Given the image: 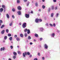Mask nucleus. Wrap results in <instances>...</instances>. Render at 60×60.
Masks as SVG:
<instances>
[{"instance_id":"1","label":"nucleus","mask_w":60,"mask_h":60,"mask_svg":"<svg viewBox=\"0 0 60 60\" xmlns=\"http://www.w3.org/2000/svg\"><path fill=\"white\" fill-rule=\"evenodd\" d=\"M26 23H24L22 25V27L23 28H25L26 27Z\"/></svg>"},{"instance_id":"2","label":"nucleus","mask_w":60,"mask_h":60,"mask_svg":"<svg viewBox=\"0 0 60 60\" xmlns=\"http://www.w3.org/2000/svg\"><path fill=\"white\" fill-rule=\"evenodd\" d=\"M35 22L36 23H38L39 22V19L38 18L36 19H35Z\"/></svg>"},{"instance_id":"3","label":"nucleus","mask_w":60,"mask_h":60,"mask_svg":"<svg viewBox=\"0 0 60 60\" xmlns=\"http://www.w3.org/2000/svg\"><path fill=\"white\" fill-rule=\"evenodd\" d=\"M39 29L40 30V32H43V30H44L43 28H39Z\"/></svg>"},{"instance_id":"4","label":"nucleus","mask_w":60,"mask_h":60,"mask_svg":"<svg viewBox=\"0 0 60 60\" xmlns=\"http://www.w3.org/2000/svg\"><path fill=\"white\" fill-rule=\"evenodd\" d=\"M25 17L26 18H28L29 17V14H26Z\"/></svg>"},{"instance_id":"5","label":"nucleus","mask_w":60,"mask_h":60,"mask_svg":"<svg viewBox=\"0 0 60 60\" xmlns=\"http://www.w3.org/2000/svg\"><path fill=\"white\" fill-rule=\"evenodd\" d=\"M17 9L19 10H21V8L20 7V6H19L18 7Z\"/></svg>"},{"instance_id":"6","label":"nucleus","mask_w":60,"mask_h":60,"mask_svg":"<svg viewBox=\"0 0 60 60\" xmlns=\"http://www.w3.org/2000/svg\"><path fill=\"white\" fill-rule=\"evenodd\" d=\"M44 46L45 49H48V45H46V44H45Z\"/></svg>"},{"instance_id":"7","label":"nucleus","mask_w":60,"mask_h":60,"mask_svg":"<svg viewBox=\"0 0 60 60\" xmlns=\"http://www.w3.org/2000/svg\"><path fill=\"white\" fill-rule=\"evenodd\" d=\"M55 33H52L51 34V36L52 37H54L55 36Z\"/></svg>"},{"instance_id":"8","label":"nucleus","mask_w":60,"mask_h":60,"mask_svg":"<svg viewBox=\"0 0 60 60\" xmlns=\"http://www.w3.org/2000/svg\"><path fill=\"white\" fill-rule=\"evenodd\" d=\"M5 32V30H3L1 32V34H4V32Z\"/></svg>"},{"instance_id":"9","label":"nucleus","mask_w":60,"mask_h":60,"mask_svg":"<svg viewBox=\"0 0 60 60\" xmlns=\"http://www.w3.org/2000/svg\"><path fill=\"white\" fill-rule=\"evenodd\" d=\"M3 10H4L3 8H1L0 9V12H2L3 11Z\"/></svg>"},{"instance_id":"10","label":"nucleus","mask_w":60,"mask_h":60,"mask_svg":"<svg viewBox=\"0 0 60 60\" xmlns=\"http://www.w3.org/2000/svg\"><path fill=\"white\" fill-rule=\"evenodd\" d=\"M17 13L19 15H21V11H19L17 12Z\"/></svg>"},{"instance_id":"11","label":"nucleus","mask_w":60,"mask_h":60,"mask_svg":"<svg viewBox=\"0 0 60 60\" xmlns=\"http://www.w3.org/2000/svg\"><path fill=\"white\" fill-rule=\"evenodd\" d=\"M6 16H7V17L8 19H9L10 18V16H9V15H8V14H6Z\"/></svg>"},{"instance_id":"12","label":"nucleus","mask_w":60,"mask_h":60,"mask_svg":"<svg viewBox=\"0 0 60 60\" xmlns=\"http://www.w3.org/2000/svg\"><path fill=\"white\" fill-rule=\"evenodd\" d=\"M23 56L24 57H25V55H26V52H25V53H23Z\"/></svg>"},{"instance_id":"13","label":"nucleus","mask_w":60,"mask_h":60,"mask_svg":"<svg viewBox=\"0 0 60 60\" xmlns=\"http://www.w3.org/2000/svg\"><path fill=\"white\" fill-rule=\"evenodd\" d=\"M27 33L28 34H29L30 33V30H28Z\"/></svg>"},{"instance_id":"14","label":"nucleus","mask_w":60,"mask_h":60,"mask_svg":"<svg viewBox=\"0 0 60 60\" xmlns=\"http://www.w3.org/2000/svg\"><path fill=\"white\" fill-rule=\"evenodd\" d=\"M16 40L17 41H19L20 40V39L19 38H16Z\"/></svg>"},{"instance_id":"15","label":"nucleus","mask_w":60,"mask_h":60,"mask_svg":"<svg viewBox=\"0 0 60 60\" xmlns=\"http://www.w3.org/2000/svg\"><path fill=\"white\" fill-rule=\"evenodd\" d=\"M13 54L15 56H17V53L16 52H13Z\"/></svg>"},{"instance_id":"16","label":"nucleus","mask_w":60,"mask_h":60,"mask_svg":"<svg viewBox=\"0 0 60 60\" xmlns=\"http://www.w3.org/2000/svg\"><path fill=\"white\" fill-rule=\"evenodd\" d=\"M35 36L36 37H38V34H35Z\"/></svg>"},{"instance_id":"17","label":"nucleus","mask_w":60,"mask_h":60,"mask_svg":"<svg viewBox=\"0 0 60 60\" xmlns=\"http://www.w3.org/2000/svg\"><path fill=\"white\" fill-rule=\"evenodd\" d=\"M2 8H3L4 9L5 8V6L4 5H2Z\"/></svg>"},{"instance_id":"18","label":"nucleus","mask_w":60,"mask_h":60,"mask_svg":"<svg viewBox=\"0 0 60 60\" xmlns=\"http://www.w3.org/2000/svg\"><path fill=\"white\" fill-rule=\"evenodd\" d=\"M20 36L21 37H23V35L22 34H21Z\"/></svg>"},{"instance_id":"19","label":"nucleus","mask_w":60,"mask_h":60,"mask_svg":"<svg viewBox=\"0 0 60 60\" xmlns=\"http://www.w3.org/2000/svg\"><path fill=\"white\" fill-rule=\"evenodd\" d=\"M54 15V14L52 13L51 15V17H53V15Z\"/></svg>"},{"instance_id":"20","label":"nucleus","mask_w":60,"mask_h":60,"mask_svg":"<svg viewBox=\"0 0 60 60\" xmlns=\"http://www.w3.org/2000/svg\"><path fill=\"white\" fill-rule=\"evenodd\" d=\"M12 25V22H11L9 24L10 26H11Z\"/></svg>"},{"instance_id":"21","label":"nucleus","mask_w":60,"mask_h":60,"mask_svg":"<svg viewBox=\"0 0 60 60\" xmlns=\"http://www.w3.org/2000/svg\"><path fill=\"white\" fill-rule=\"evenodd\" d=\"M28 39L29 40H30V39H31V37L30 36H28Z\"/></svg>"},{"instance_id":"22","label":"nucleus","mask_w":60,"mask_h":60,"mask_svg":"<svg viewBox=\"0 0 60 60\" xmlns=\"http://www.w3.org/2000/svg\"><path fill=\"white\" fill-rule=\"evenodd\" d=\"M6 33H8V32H9V30L8 29H7L6 30Z\"/></svg>"},{"instance_id":"23","label":"nucleus","mask_w":60,"mask_h":60,"mask_svg":"<svg viewBox=\"0 0 60 60\" xmlns=\"http://www.w3.org/2000/svg\"><path fill=\"white\" fill-rule=\"evenodd\" d=\"M18 54H21V52L19 51H18Z\"/></svg>"},{"instance_id":"24","label":"nucleus","mask_w":60,"mask_h":60,"mask_svg":"<svg viewBox=\"0 0 60 60\" xmlns=\"http://www.w3.org/2000/svg\"><path fill=\"white\" fill-rule=\"evenodd\" d=\"M12 37H10L9 38V39L10 40V41H11V40H12Z\"/></svg>"},{"instance_id":"25","label":"nucleus","mask_w":60,"mask_h":60,"mask_svg":"<svg viewBox=\"0 0 60 60\" xmlns=\"http://www.w3.org/2000/svg\"><path fill=\"white\" fill-rule=\"evenodd\" d=\"M20 3V1L19 0H17V3L18 4H19V3Z\"/></svg>"},{"instance_id":"26","label":"nucleus","mask_w":60,"mask_h":60,"mask_svg":"<svg viewBox=\"0 0 60 60\" xmlns=\"http://www.w3.org/2000/svg\"><path fill=\"white\" fill-rule=\"evenodd\" d=\"M35 5L36 7H37L38 6V3H36L35 4Z\"/></svg>"},{"instance_id":"27","label":"nucleus","mask_w":60,"mask_h":60,"mask_svg":"<svg viewBox=\"0 0 60 60\" xmlns=\"http://www.w3.org/2000/svg\"><path fill=\"white\" fill-rule=\"evenodd\" d=\"M13 58L14 59H15V58H16V56H13Z\"/></svg>"},{"instance_id":"28","label":"nucleus","mask_w":60,"mask_h":60,"mask_svg":"<svg viewBox=\"0 0 60 60\" xmlns=\"http://www.w3.org/2000/svg\"><path fill=\"white\" fill-rule=\"evenodd\" d=\"M30 2H28L27 3V6H28V5H29V4Z\"/></svg>"},{"instance_id":"29","label":"nucleus","mask_w":60,"mask_h":60,"mask_svg":"<svg viewBox=\"0 0 60 60\" xmlns=\"http://www.w3.org/2000/svg\"><path fill=\"white\" fill-rule=\"evenodd\" d=\"M7 36H5L4 37V39L5 40H6L7 39Z\"/></svg>"},{"instance_id":"30","label":"nucleus","mask_w":60,"mask_h":60,"mask_svg":"<svg viewBox=\"0 0 60 60\" xmlns=\"http://www.w3.org/2000/svg\"><path fill=\"white\" fill-rule=\"evenodd\" d=\"M42 8L43 9H44L45 8V6L44 5H43L42 6Z\"/></svg>"},{"instance_id":"31","label":"nucleus","mask_w":60,"mask_h":60,"mask_svg":"<svg viewBox=\"0 0 60 60\" xmlns=\"http://www.w3.org/2000/svg\"><path fill=\"white\" fill-rule=\"evenodd\" d=\"M27 34L25 33L24 34V36L25 37H26L27 36Z\"/></svg>"},{"instance_id":"32","label":"nucleus","mask_w":60,"mask_h":60,"mask_svg":"<svg viewBox=\"0 0 60 60\" xmlns=\"http://www.w3.org/2000/svg\"><path fill=\"white\" fill-rule=\"evenodd\" d=\"M38 21H39V22H42V20H41V19H39Z\"/></svg>"},{"instance_id":"33","label":"nucleus","mask_w":60,"mask_h":60,"mask_svg":"<svg viewBox=\"0 0 60 60\" xmlns=\"http://www.w3.org/2000/svg\"><path fill=\"white\" fill-rule=\"evenodd\" d=\"M54 9V6H52V10H53Z\"/></svg>"},{"instance_id":"34","label":"nucleus","mask_w":60,"mask_h":60,"mask_svg":"<svg viewBox=\"0 0 60 60\" xmlns=\"http://www.w3.org/2000/svg\"><path fill=\"white\" fill-rule=\"evenodd\" d=\"M4 25H2L1 27V28H3V27H4Z\"/></svg>"},{"instance_id":"35","label":"nucleus","mask_w":60,"mask_h":60,"mask_svg":"<svg viewBox=\"0 0 60 60\" xmlns=\"http://www.w3.org/2000/svg\"><path fill=\"white\" fill-rule=\"evenodd\" d=\"M28 30L27 29H26L24 30V32H27V31Z\"/></svg>"},{"instance_id":"36","label":"nucleus","mask_w":60,"mask_h":60,"mask_svg":"<svg viewBox=\"0 0 60 60\" xmlns=\"http://www.w3.org/2000/svg\"><path fill=\"white\" fill-rule=\"evenodd\" d=\"M12 17L13 19H14V18H15V16H14V15H12Z\"/></svg>"},{"instance_id":"37","label":"nucleus","mask_w":60,"mask_h":60,"mask_svg":"<svg viewBox=\"0 0 60 60\" xmlns=\"http://www.w3.org/2000/svg\"><path fill=\"white\" fill-rule=\"evenodd\" d=\"M12 11H15V8H13L12 9Z\"/></svg>"},{"instance_id":"38","label":"nucleus","mask_w":60,"mask_h":60,"mask_svg":"<svg viewBox=\"0 0 60 60\" xmlns=\"http://www.w3.org/2000/svg\"><path fill=\"white\" fill-rule=\"evenodd\" d=\"M53 26H54V27H55V26H56V24H55V23H53Z\"/></svg>"},{"instance_id":"39","label":"nucleus","mask_w":60,"mask_h":60,"mask_svg":"<svg viewBox=\"0 0 60 60\" xmlns=\"http://www.w3.org/2000/svg\"><path fill=\"white\" fill-rule=\"evenodd\" d=\"M11 34H8V36H11Z\"/></svg>"},{"instance_id":"40","label":"nucleus","mask_w":60,"mask_h":60,"mask_svg":"<svg viewBox=\"0 0 60 60\" xmlns=\"http://www.w3.org/2000/svg\"><path fill=\"white\" fill-rule=\"evenodd\" d=\"M32 57V55L31 54L29 56V57L31 58Z\"/></svg>"},{"instance_id":"41","label":"nucleus","mask_w":60,"mask_h":60,"mask_svg":"<svg viewBox=\"0 0 60 60\" xmlns=\"http://www.w3.org/2000/svg\"><path fill=\"white\" fill-rule=\"evenodd\" d=\"M49 25L51 26L52 27V26H53V25L51 24L50 23L49 24Z\"/></svg>"},{"instance_id":"42","label":"nucleus","mask_w":60,"mask_h":60,"mask_svg":"<svg viewBox=\"0 0 60 60\" xmlns=\"http://www.w3.org/2000/svg\"><path fill=\"white\" fill-rule=\"evenodd\" d=\"M27 54L28 55H30V53H29V52H28L27 53Z\"/></svg>"},{"instance_id":"43","label":"nucleus","mask_w":60,"mask_h":60,"mask_svg":"<svg viewBox=\"0 0 60 60\" xmlns=\"http://www.w3.org/2000/svg\"><path fill=\"white\" fill-rule=\"evenodd\" d=\"M3 23V22L2 21V20H0V23H1H1Z\"/></svg>"},{"instance_id":"44","label":"nucleus","mask_w":60,"mask_h":60,"mask_svg":"<svg viewBox=\"0 0 60 60\" xmlns=\"http://www.w3.org/2000/svg\"><path fill=\"white\" fill-rule=\"evenodd\" d=\"M50 11V8H49L48 9V12H49Z\"/></svg>"},{"instance_id":"45","label":"nucleus","mask_w":60,"mask_h":60,"mask_svg":"<svg viewBox=\"0 0 60 60\" xmlns=\"http://www.w3.org/2000/svg\"><path fill=\"white\" fill-rule=\"evenodd\" d=\"M14 37L15 38H16L17 37V35H15V36H14Z\"/></svg>"},{"instance_id":"46","label":"nucleus","mask_w":60,"mask_h":60,"mask_svg":"<svg viewBox=\"0 0 60 60\" xmlns=\"http://www.w3.org/2000/svg\"><path fill=\"white\" fill-rule=\"evenodd\" d=\"M10 47H11V49H13V46H12L11 45V46Z\"/></svg>"},{"instance_id":"47","label":"nucleus","mask_w":60,"mask_h":60,"mask_svg":"<svg viewBox=\"0 0 60 60\" xmlns=\"http://www.w3.org/2000/svg\"><path fill=\"white\" fill-rule=\"evenodd\" d=\"M38 56H40V53L39 52L38 53Z\"/></svg>"},{"instance_id":"48","label":"nucleus","mask_w":60,"mask_h":60,"mask_svg":"<svg viewBox=\"0 0 60 60\" xmlns=\"http://www.w3.org/2000/svg\"><path fill=\"white\" fill-rule=\"evenodd\" d=\"M23 1L24 2H26L27 1V0H23Z\"/></svg>"},{"instance_id":"49","label":"nucleus","mask_w":60,"mask_h":60,"mask_svg":"<svg viewBox=\"0 0 60 60\" xmlns=\"http://www.w3.org/2000/svg\"><path fill=\"white\" fill-rule=\"evenodd\" d=\"M3 49V50H4V49H5V48L3 47L2 48V50Z\"/></svg>"},{"instance_id":"50","label":"nucleus","mask_w":60,"mask_h":60,"mask_svg":"<svg viewBox=\"0 0 60 60\" xmlns=\"http://www.w3.org/2000/svg\"><path fill=\"white\" fill-rule=\"evenodd\" d=\"M0 51H3V48H1L0 49Z\"/></svg>"},{"instance_id":"51","label":"nucleus","mask_w":60,"mask_h":60,"mask_svg":"<svg viewBox=\"0 0 60 60\" xmlns=\"http://www.w3.org/2000/svg\"><path fill=\"white\" fill-rule=\"evenodd\" d=\"M59 15V14H58V13L56 15V16L57 17H58Z\"/></svg>"},{"instance_id":"52","label":"nucleus","mask_w":60,"mask_h":60,"mask_svg":"<svg viewBox=\"0 0 60 60\" xmlns=\"http://www.w3.org/2000/svg\"><path fill=\"white\" fill-rule=\"evenodd\" d=\"M53 1L54 2H56V0H53Z\"/></svg>"},{"instance_id":"53","label":"nucleus","mask_w":60,"mask_h":60,"mask_svg":"<svg viewBox=\"0 0 60 60\" xmlns=\"http://www.w3.org/2000/svg\"><path fill=\"white\" fill-rule=\"evenodd\" d=\"M45 25V26H48V23H47Z\"/></svg>"},{"instance_id":"54","label":"nucleus","mask_w":60,"mask_h":60,"mask_svg":"<svg viewBox=\"0 0 60 60\" xmlns=\"http://www.w3.org/2000/svg\"><path fill=\"white\" fill-rule=\"evenodd\" d=\"M40 41H41L42 40V38H40Z\"/></svg>"},{"instance_id":"55","label":"nucleus","mask_w":60,"mask_h":60,"mask_svg":"<svg viewBox=\"0 0 60 60\" xmlns=\"http://www.w3.org/2000/svg\"><path fill=\"white\" fill-rule=\"evenodd\" d=\"M55 10H57V7H55Z\"/></svg>"},{"instance_id":"56","label":"nucleus","mask_w":60,"mask_h":60,"mask_svg":"<svg viewBox=\"0 0 60 60\" xmlns=\"http://www.w3.org/2000/svg\"><path fill=\"white\" fill-rule=\"evenodd\" d=\"M30 13H33V11H31L30 12Z\"/></svg>"},{"instance_id":"57","label":"nucleus","mask_w":60,"mask_h":60,"mask_svg":"<svg viewBox=\"0 0 60 60\" xmlns=\"http://www.w3.org/2000/svg\"><path fill=\"white\" fill-rule=\"evenodd\" d=\"M42 60H44V57H43L42 58Z\"/></svg>"},{"instance_id":"58","label":"nucleus","mask_w":60,"mask_h":60,"mask_svg":"<svg viewBox=\"0 0 60 60\" xmlns=\"http://www.w3.org/2000/svg\"><path fill=\"white\" fill-rule=\"evenodd\" d=\"M38 11H41V9H39V10Z\"/></svg>"},{"instance_id":"59","label":"nucleus","mask_w":60,"mask_h":60,"mask_svg":"<svg viewBox=\"0 0 60 60\" xmlns=\"http://www.w3.org/2000/svg\"><path fill=\"white\" fill-rule=\"evenodd\" d=\"M33 43H32V42H30V45H32Z\"/></svg>"},{"instance_id":"60","label":"nucleus","mask_w":60,"mask_h":60,"mask_svg":"<svg viewBox=\"0 0 60 60\" xmlns=\"http://www.w3.org/2000/svg\"><path fill=\"white\" fill-rule=\"evenodd\" d=\"M4 12H5V11H6V10H5V8H4Z\"/></svg>"},{"instance_id":"61","label":"nucleus","mask_w":60,"mask_h":60,"mask_svg":"<svg viewBox=\"0 0 60 60\" xmlns=\"http://www.w3.org/2000/svg\"><path fill=\"white\" fill-rule=\"evenodd\" d=\"M34 60H37V58H35Z\"/></svg>"},{"instance_id":"62","label":"nucleus","mask_w":60,"mask_h":60,"mask_svg":"<svg viewBox=\"0 0 60 60\" xmlns=\"http://www.w3.org/2000/svg\"><path fill=\"white\" fill-rule=\"evenodd\" d=\"M34 41H36V40L35 39H34Z\"/></svg>"},{"instance_id":"63","label":"nucleus","mask_w":60,"mask_h":60,"mask_svg":"<svg viewBox=\"0 0 60 60\" xmlns=\"http://www.w3.org/2000/svg\"><path fill=\"white\" fill-rule=\"evenodd\" d=\"M43 2H44L45 1V0H41Z\"/></svg>"},{"instance_id":"64","label":"nucleus","mask_w":60,"mask_h":60,"mask_svg":"<svg viewBox=\"0 0 60 60\" xmlns=\"http://www.w3.org/2000/svg\"><path fill=\"white\" fill-rule=\"evenodd\" d=\"M8 60H11V59L10 58H9L8 59Z\"/></svg>"}]
</instances>
